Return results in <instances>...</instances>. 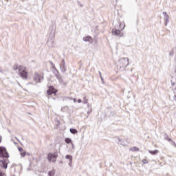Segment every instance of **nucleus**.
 <instances>
[{
	"label": "nucleus",
	"mask_w": 176,
	"mask_h": 176,
	"mask_svg": "<svg viewBox=\"0 0 176 176\" xmlns=\"http://www.w3.org/2000/svg\"><path fill=\"white\" fill-rule=\"evenodd\" d=\"M72 149H75V146L74 145L73 143H72Z\"/></svg>",
	"instance_id": "obj_21"
},
{
	"label": "nucleus",
	"mask_w": 176,
	"mask_h": 176,
	"mask_svg": "<svg viewBox=\"0 0 176 176\" xmlns=\"http://www.w3.org/2000/svg\"><path fill=\"white\" fill-rule=\"evenodd\" d=\"M42 79V76L38 74H36L34 77V80H35L36 83L41 82V80Z\"/></svg>",
	"instance_id": "obj_5"
},
{
	"label": "nucleus",
	"mask_w": 176,
	"mask_h": 176,
	"mask_svg": "<svg viewBox=\"0 0 176 176\" xmlns=\"http://www.w3.org/2000/svg\"><path fill=\"white\" fill-rule=\"evenodd\" d=\"M2 142V137L0 136V143Z\"/></svg>",
	"instance_id": "obj_24"
},
{
	"label": "nucleus",
	"mask_w": 176,
	"mask_h": 176,
	"mask_svg": "<svg viewBox=\"0 0 176 176\" xmlns=\"http://www.w3.org/2000/svg\"><path fill=\"white\" fill-rule=\"evenodd\" d=\"M118 65L120 69L126 68V67L129 65V58H120Z\"/></svg>",
	"instance_id": "obj_1"
},
{
	"label": "nucleus",
	"mask_w": 176,
	"mask_h": 176,
	"mask_svg": "<svg viewBox=\"0 0 176 176\" xmlns=\"http://www.w3.org/2000/svg\"><path fill=\"white\" fill-rule=\"evenodd\" d=\"M69 100H73L74 102H76V99L72 98H67Z\"/></svg>",
	"instance_id": "obj_20"
},
{
	"label": "nucleus",
	"mask_w": 176,
	"mask_h": 176,
	"mask_svg": "<svg viewBox=\"0 0 176 176\" xmlns=\"http://www.w3.org/2000/svg\"><path fill=\"white\" fill-rule=\"evenodd\" d=\"M57 153H49L48 154V160L50 162H53L54 163L57 160Z\"/></svg>",
	"instance_id": "obj_2"
},
{
	"label": "nucleus",
	"mask_w": 176,
	"mask_h": 176,
	"mask_svg": "<svg viewBox=\"0 0 176 176\" xmlns=\"http://www.w3.org/2000/svg\"><path fill=\"white\" fill-rule=\"evenodd\" d=\"M142 163H143L144 164H148V160H142Z\"/></svg>",
	"instance_id": "obj_19"
},
{
	"label": "nucleus",
	"mask_w": 176,
	"mask_h": 176,
	"mask_svg": "<svg viewBox=\"0 0 176 176\" xmlns=\"http://www.w3.org/2000/svg\"><path fill=\"white\" fill-rule=\"evenodd\" d=\"M21 155L22 156V157H24V156H25V152L21 151Z\"/></svg>",
	"instance_id": "obj_18"
},
{
	"label": "nucleus",
	"mask_w": 176,
	"mask_h": 176,
	"mask_svg": "<svg viewBox=\"0 0 176 176\" xmlns=\"http://www.w3.org/2000/svg\"><path fill=\"white\" fill-rule=\"evenodd\" d=\"M78 104H80V102H82V100L81 99H78Z\"/></svg>",
	"instance_id": "obj_22"
},
{
	"label": "nucleus",
	"mask_w": 176,
	"mask_h": 176,
	"mask_svg": "<svg viewBox=\"0 0 176 176\" xmlns=\"http://www.w3.org/2000/svg\"><path fill=\"white\" fill-rule=\"evenodd\" d=\"M163 15L165 21V25H167V24H168V19H169L168 14H167V12H164Z\"/></svg>",
	"instance_id": "obj_7"
},
{
	"label": "nucleus",
	"mask_w": 176,
	"mask_h": 176,
	"mask_svg": "<svg viewBox=\"0 0 176 176\" xmlns=\"http://www.w3.org/2000/svg\"><path fill=\"white\" fill-rule=\"evenodd\" d=\"M19 75L22 78V79H27L28 78V72H27L25 69L21 71L19 73Z\"/></svg>",
	"instance_id": "obj_3"
},
{
	"label": "nucleus",
	"mask_w": 176,
	"mask_h": 176,
	"mask_svg": "<svg viewBox=\"0 0 176 176\" xmlns=\"http://www.w3.org/2000/svg\"><path fill=\"white\" fill-rule=\"evenodd\" d=\"M0 176H2V173H0Z\"/></svg>",
	"instance_id": "obj_27"
},
{
	"label": "nucleus",
	"mask_w": 176,
	"mask_h": 176,
	"mask_svg": "<svg viewBox=\"0 0 176 176\" xmlns=\"http://www.w3.org/2000/svg\"><path fill=\"white\" fill-rule=\"evenodd\" d=\"M19 152H23V148H19Z\"/></svg>",
	"instance_id": "obj_23"
},
{
	"label": "nucleus",
	"mask_w": 176,
	"mask_h": 176,
	"mask_svg": "<svg viewBox=\"0 0 176 176\" xmlns=\"http://www.w3.org/2000/svg\"><path fill=\"white\" fill-rule=\"evenodd\" d=\"M1 163L3 164V168L5 169L8 168V164L5 162L4 161H1Z\"/></svg>",
	"instance_id": "obj_14"
},
{
	"label": "nucleus",
	"mask_w": 176,
	"mask_h": 176,
	"mask_svg": "<svg viewBox=\"0 0 176 176\" xmlns=\"http://www.w3.org/2000/svg\"><path fill=\"white\" fill-rule=\"evenodd\" d=\"M129 151H131V152H138V151H140V148L138 147L133 146L130 148Z\"/></svg>",
	"instance_id": "obj_8"
},
{
	"label": "nucleus",
	"mask_w": 176,
	"mask_h": 176,
	"mask_svg": "<svg viewBox=\"0 0 176 176\" xmlns=\"http://www.w3.org/2000/svg\"><path fill=\"white\" fill-rule=\"evenodd\" d=\"M90 39H91L90 36H87V37L83 38L84 42H89L90 41Z\"/></svg>",
	"instance_id": "obj_12"
},
{
	"label": "nucleus",
	"mask_w": 176,
	"mask_h": 176,
	"mask_svg": "<svg viewBox=\"0 0 176 176\" xmlns=\"http://www.w3.org/2000/svg\"><path fill=\"white\" fill-rule=\"evenodd\" d=\"M125 27H126V25H124V22L120 23V30L121 31H123V30H124Z\"/></svg>",
	"instance_id": "obj_10"
},
{
	"label": "nucleus",
	"mask_w": 176,
	"mask_h": 176,
	"mask_svg": "<svg viewBox=\"0 0 176 176\" xmlns=\"http://www.w3.org/2000/svg\"><path fill=\"white\" fill-rule=\"evenodd\" d=\"M172 86H175V82H172Z\"/></svg>",
	"instance_id": "obj_25"
},
{
	"label": "nucleus",
	"mask_w": 176,
	"mask_h": 176,
	"mask_svg": "<svg viewBox=\"0 0 176 176\" xmlns=\"http://www.w3.org/2000/svg\"><path fill=\"white\" fill-rule=\"evenodd\" d=\"M100 76L101 78H102V76H101V72H100Z\"/></svg>",
	"instance_id": "obj_26"
},
{
	"label": "nucleus",
	"mask_w": 176,
	"mask_h": 176,
	"mask_svg": "<svg viewBox=\"0 0 176 176\" xmlns=\"http://www.w3.org/2000/svg\"><path fill=\"white\" fill-rule=\"evenodd\" d=\"M65 142H66V144H72V140H71L69 138H67L65 140Z\"/></svg>",
	"instance_id": "obj_11"
},
{
	"label": "nucleus",
	"mask_w": 176,
	"mask_h": 176,
	"mask_svg": "<svg viewBox=\"0 0 176 176\" xmlns=\"http://www.w3.org/2000/svg\"><path fill=\"white\" fill-rule=\"evenodd\" d=\"M113 35H116V36H122V34H120V30L118 29H113L112 30Z\"/></svg>",
	"instance_id": "obj_6"
},
{
	"label": "nucleus",
	"mask_w": 176,
	"mask_h": 176,
	"mask_svg": "<svg viewBox=\"0 0 176 176\" xmlns=\"http://www.w3.org/2000/svg\"><path fill=\"white\" fill-rule=\"evenodd\" d=\"M70 133H72V134H76L78 133V130L70 129Z\"/></svg>",
	"instance_id": "obj_15"
},
{
	"label": "nucleus",
	"mask_w": 176,
	"mask_h": 176,
	"mask_svg": "<svg viewBox=\"0 0 176 176\" xmlns=\"http://www.w3.org/2000/svg\"><path fill=\"white\" fill-rule=\"evenodd\" d=\"M82 102L83 104H87V102H89V100L86 99V97H84Z\"/></svg>",
	"instance_id": "obj_16"
},
{
	"label": "nucleus",
	"mask_w": 176,
	"mask_h": 176,
	"mask_svg": "<svg viewBox=\"0 0 176 176\" xmlns=\"http://www.w3.org/2000/svg\"><path fill=\"white\" fill-rule=\"evenodd\" d=\"M47 93L48 96H52V94H56V93H57V91L54 89V87H50L49 90L47 91Z\"/></svg>",
	"instance_id": "obj_4"
},
{
	"label": "nucleus",
	"mask_w": 176,
	"mask_h": 176,
	"mask_svg": "<svg viewBox=\"0 0 176 176\" xmlns=\"http://www.w3.org/2000/svg\"><path fill=\"white\" fill-rule=\"evenodd\" d=\"M48 175H49L50 176H54V172H53V171H50V172L48 173Z\"/></svg>",
	"instance_id": "obj_17"
},
{
	"label": "nucleus",
	"mask_w": 176,
	"mask_h": 176,
	"mask_svg": "<svg viewBox=\"0 0 176 176\" xmlns=\"http://www.w3.org/2000/svg\"><path fill=\"white\" fill-rule=\"evenodd\" d=\"M149 153H151V155H157V153H159V150H154V151H151L148 150Z\"/></svg>",
	"instance_id": "obj_9"
},
{
	"label": "nucleus",
	"mask_w": 176,
	"mask_h": 176,
	"mask_svg": "<svg viewBox=\"0 0 176 176\" xmlns=\"http://www.w3.org/2000/svg\"><path fill=\"white\" fill-rule=\"evenodd\" d=\"M65 159L69 160L70 163H72V155H67Z\"/></svg>",
	"instance_id": "obj_13"
}]
</instances>
